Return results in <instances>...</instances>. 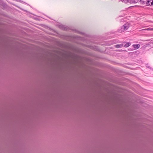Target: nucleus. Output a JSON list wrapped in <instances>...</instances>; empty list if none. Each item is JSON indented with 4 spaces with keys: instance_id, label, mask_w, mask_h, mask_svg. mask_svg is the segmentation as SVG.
<instances>
[{
    "instance_id": "nucleus-1",
    "label": "nucleus",
    "mask_w": 153,
    "mask_h": 153,
    "mask_svg": "<svg viewBox=\"0 0 153 153\" xmlns=\"http://www.w3.org/2000/svg\"><path fill=\"white\" fill-rule=\"evenodd\" d=\"M146 4L147 5H153V0H148Z\"/></svg>"
},
{
    "instance_id": "nucleus-2",
    "label": "nucleus",
    "mask_w": 153,
    "mask_h": 153,
    "mask_svg": "<svg viewBox=\"0 0 153 153\" xmlns=\"http://www.w3.org/2000/svg\"><path fill=\"white\" fill-rule=\"evenodd\" d=\"M124 30H126L128 28V24L124 25L123 27Z\"/></svg>"
},
{
    "instance_id": "nucleus-3",
    "label": "nucleus",
    "mask_w": 153,
    "mask_h": 153,
    "mask_svg": "<svg viewBox=\"0 0 153 153\" xmlns=\"http://www.w3.org/2000/svg\"><path fill=\"white\" fill-rule=\"evenodd\" d=\"M133 46L135 49H137L140 47V45L139 44L133 45Z\"/></svg>"
},
{
    "instance_id": "nucleus-4",
    "label": "nucleus",
    "mask_w": 153,
    "mask_h": 153,
    "mask_svg": "<svg viewBox=\"0 0 153 153\" xmlns=\"http://www.w3.org/2000/svg\"><path fill=\"white\" fill-rule=\"evenodd\" d=\"M150 30L152 31L153 30V28H146L143 29H142L141 30Z\"/></svg>"
},
{
    "instance_id": "nucleus-5",
    "label": "nucleus",
    "mask_w": 153,
    "mask_h": 153,
    "mask_svg": "<svg viewBox=\"0 0 153 153\" xmlns=\"http://www.w3.org/2000/svg\"><path fill=\"white\" fill-rule=\"evenodd\" d=\"M123 46L122 45H115V47L117 48H121Z\"/></svg>"
},
{
    "instance_id": "nucleus-6",
    "label": "nucleus",
    "mask_w": 153,
    "mask_h": 153,
    "mask_svg": "<svg viewBox=\"0 0 153 153\" xmlns=\"http://www.w3.org/2000/svg\"><path fill=\"white\" fill-rule=\"evenodd\" d=\"M130 45V43H127L124 45V47H128Z\"/></svg>"
},
{
    "instance_id": "nucleus-7",
    "label": "nucleus",
    "mask_w": 153,
    "mask_h": 153,
    "mask_svg": "<svg viewBox=\"0 0 153 153\" xmlns=\"http://www.w3.org/2000/svg\"><path fill=\"white\" fill-rule=\"evenodd\" d=\"M123 1L126 2H128L129 0H123Z\"/></svg>"
},
{
    "instance_id": "nucleus-8",
    "label": "nucleus",
    "mask_w": 153,
    "mask_h": 153,
    "mask_svg": "<svg viewBox=\"0 0 153 153\" xmlns=\"http://www.w3.org/2000/svg\"><path fill=\"white\" fill-rule=\"evenodd\" d=\"M112 0L113 1H116V0Z\"/></svg>"
}]
</instances>
